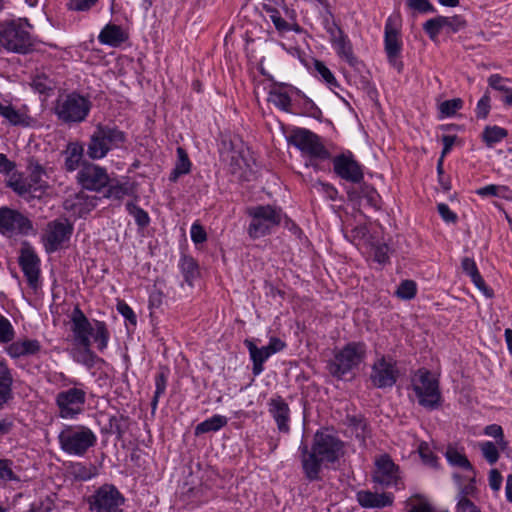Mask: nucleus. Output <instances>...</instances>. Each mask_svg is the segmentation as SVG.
I'll return each mask as SVG.
<instances>
[{
  "label": "nucleus",
  "mask_w": 512,
  "mask_h": 512,
  "mask_svg": "<svg viewBox=\"0 0 512 512\" xmlns=\"http://www.w3.org/2000/svg\"><path fill=\"white\" fill-rule=\"evenodd\" d=\"M301 463L306 478L310 481L319 479L322 464H334L345 454V443L328 428L316 431L311 450L306 444L299 447Z\"/></svg>",
  "instance_id": "f257e3e1"
},
{
  "label": "nucleus",
  "mask_w": 512,
  "mask_h": 512,
  "mask_svg": "<svg viewBox=\"0 0 512 512\" xmlns=\"http://www.w3.org/2000/svg\"><path fill=\"white\" fill-rule=\"evenodd\" d=\"M71 331L74 343L80 347L91 346L92 339L101 352L108 346L110 333L105 322L90 321L78 307L71 314Z\"/></svg>",
  "instance_id": "f03ea898"
},
{
  "label": "nucleus",
  "mask_w": 512,
  "mask_h": 512,
  "mask_svg": "<svg viewBox=\"0 0 512 512\" xmlns=\"http://www.w3.org/2000/svg\"><path fill=\"white\" fill-rule=\"evenodd\" d=\"M410 398L427 410H435L441 406L442 394L439 387V380L431 371L426 368L418 369L411 376Z\"/></svg>",
  "instance_id": "7ed1b4c3"
},
{
  "label": "nucleus",
  "mask_w": 512,
  "mask_h": 512,
  "mask_svg": "<svg viewBox=\"0 0 512 512\" xmlns=\"http://www.w3.org/2000/svg\"><path fill=\"white\" fill-rule=\"evenodd\" d=\"M60 449L69 456L83 457L97 444V435L88 426L65 425L58 434Z\"/></svg>",
  "instance_id": "20e7f679"
},
{
  "label": "nucleus",
  "mask_w": 512,
  "mask_h": 512,
  "mask_svg": "<svg viewBox=\"0 0 512 512\" xmlns=\"http://www.w3.org/2000/svg\"><path fill=\"white\" fill-rule=\"evenodd\" d=\"M26 19L19 18L0 24V46L8 52L27 54L32 50V36Z\"/></svg>",
  "instance_id": "39448f33"
},
{
  "label": "nucleus",
  "mask_w": 512,
  "mask_h": 512,
  "mask_svg": "<svg viewBox=\"0 0 512 512\" xmlns=\"http://www.w3.org/2000/svg\"><path fill=\"white\" fill-rule=\"evenodd\" d=\"M247 214L251 217L247 232L252 239L270 234L282 221V210L272 205L250 207Z\"/></svg>",
  "instance_id": "423d86ee"
},
{
  "label": "nucleus",
  "mask_w": 512,
  "mask_h": 512,
  "mask_svg": "<svg viewBox=\"0 0 512 512\" xmlns=\"http://www.w3.org/2000/svg\"><path fill=\"white\" fill-rule=\"evenodd\" d=\"M287 141L301 151L303 155L310 157V164L316 170L318 165L313 160H326L331 157L330 152L323 145L320 137L305 128H293L288 136Z\"/></svg>",
  "instance_id": "0eeeda50"
},
{
  "label": "nucleus",
  "mask_w": 512,
  "mask_h": 512,
  "mask_svg": "<svg viewBox=\"0 0 512 512\" xmlns=\"http://www.w3.org/2000/svg\"><path fill=\"white\" fill-rule=\"evenodd\" d=\"M125 141V134L115 127L98 125L87 145V155L92 160L104 158L107 153L120 147Z\"/></svg>",
  "instance_id": "6e6552de"
},
{
  "label": "nucleus",
  "mask_w": 512,
  "mask_h": 512,
  "mask_svg": "<svg viewBox=\"0 0 512 512\" xmlns=\"http://www.w3.org/2000/svg\"><path fill=\"white\" fill-rule=\"evenodd\" d=\"M73 387L59 391L55 396L58 416L65 420L77 419L85 410L87 393L75 380H69Z\"/></svg>",
  "instance_id": "1a4fd4ad"
},
{
  "label": "nucleus",
  "mask_w": 512,
  "mask_h": 512,
  "mask_svg": "<svg viewBox=\"0 0 512 512\" xmlns=\"http://www.w3.org/2000/svg\"><path fill=\"white\" fill-rule=\"evenodd\" d=\"M91 109L90 101L77 93L61 96L55 104V114L64 123H79L86 119Z\"/></svg>",
  "instance_id": "9d476101"
},
{
  "label": "nucleus",
  "mask_w": 512,
  "mask_h": 512,
  "mask_svg": "<svg viewBox=\"0 0 512 512\" xmlns=\"http://www.w3.org/2000/svg\"><path fill=\"white\" fill-rule=\"evenodd\" d=\"M366 353L363 343H349L335 353L334 358L327 364L329 373L337 378L356 368L364 359Z\"/></svg>",
  "instance_id": "9b49d317"
},
{
  "label": "nucleus",
  "mask_w": 512,
  "mask_h": 512,
  "mask_svg": "<svg viewBox=\"0 0 512 512\" xmlns=\"http://www.w3.org/2000/svg\"><path fill=\"white\" fill-rule=\"evenodd\" d=\"M33 231V224L28 217L18 210L0 207V233L8 238L28 235Z\"/></svg>",
  "instance_id": "f8f14e48"
},
{
  "label": "nucleus",
  "mask_w": 512,
  "mask_h": 512,
  "mask_svg": "<svg viewBox=\"0 0 512 512\" xmlns=\"http://www.w3.org/2000/svg\"><path fill=\"white\" fill-rule=\"evenodd\" d=\"M398 376L396 361L391 357L381 355L371 366L370 381L376 388H391L397 382Z\"/></svg>",
  "instance_id": "ddd939ff"
},
{
  "label": "nucleus",
  "mask_w": 512,
  "mask_h": 512,
  "mask_svg": "<svg viewBox=\"0 0 512 512\" xmlns=\"http://www.w3.org/2000/svg\"><path fill=\"white\" fill-rule=\"evenodd\" d=\"M384 48L389 63L400 72L403 63L400 60L402 50V41L400 38L399 24L397 17L390 16L385 24L384 30Z\"/></svg>",
  "instance_id": "4468645a"
},
{
  "label": "nucleus",
  "mask_w": 512,
  "mask_h": 512,
  "mask_svg": "<svg viewBox=\"0 0 512 512\" xmlns=\"http://www.w3.org/2000/svg\"><path fill=\"white\" fill-rule=\"evenodd\" d=\"M124 503V497L111 484H104L89 499L90 509L95 512H115Z\"/></svg>",
  "instance_id": "2eb2a0df"
},
{
  "label": "nucleus",
  "mask_w": 512,
  "mask_h": 512,
  "mask_svg": "<svg viewBox=\"0 0 512 512\" xmlns=\"http://www.w3.org/2000/svg\"><path fill=\"white\" fill-rule=\"evenodd\" d=\"M332 163L334 173L342 180L354 184H359L363 181V167L356 161L351 152L335 156L332 159Z\"/></svg>",
  "instance_id": "dca6fc26"
},
{
  "label": "nucleus",
  "mask_w": 512,
  "mask_h": 512,
  "mask_svg": "<svg viewBox=\"0 0 512 512\" xmlns=\"http://www.w3.org/2000/svg\"><path fill=\"white\" fill-rule=\"evenodd\" d=\"M78 184L86 190L100 192L109 184L106 170L92 163H84L77 173Z\"/></svg>",
  "instance_id": "f3484780"
},
{
  "label": "nucleus",
  "mask_w": 512,
  "mask_h": 512,
  "mask_svg": "<svg viewBox=\"0 0 512 512\" xmlns=\"http://www.w3.org/2000/svg\"><path fill=\"white\" fill-rule=\"evenodd\" d=\"M18 262L29 287L36 290L39 287L41 261L35 250L26 242L20 249Z\"/></svg>",
  "instance_id": "a211bd4d"
},
{
  "label": "nucleus",
  "mask_w": 512,
  "mask_h": 512,
  "mask_svg": "<svg viewBox=\"0 0 512 512\" xmlns=\"http://www.w3.org/2000/svg\"><path fill=\"white\" fill-rule=\"evenodd\" d=\"M73 232V226L67 220H55L47 225L44 234V246L48 253L59 250L63 244L69 241Z\"/></svg>",
  "instance_id": "6ab92c4d"
},
{
  "label": "nucleus",
  "mask_w": 512,
  "mask_h": 512,
  "mask_svg": "<svg viewBox=\"0 0 512 512\" xmlns=\"http://www.w3.org/2000/svg\"><path fill=\"white\" fill-rule=\"evenodd\" d=\"M99 198L88 195L84 191L67 196L63 202V208L71 216L82 218L89 214L97 206Z\"/></svg>",
  "instance_id": "aec40b11"
},
{
  "label": "nucleus",
  "mask_w": 512,
  "mask_h": 512,
  "mask_svg": "<svg viewBox=\"0 0 512 512\" xmlns=\"http://www.w3.org/2000/svg\"><path fill=\"white\" fill-rule=\"evenodd\" d=\"M399 468L388 455H381L375 462L373 481L383 487L397 486Z\"/></svg>",
  "instance_id": "412c9836"
},
{
  "label": "nucleus",
  "mask_w": 512,
  "mask_h": 512,
  "mask_svg": "<svg viewBox=\"0 0 512 512\" xmlns=\"http://www.w3.org/2000/svg\"><path fill=\"white\" fill-rule=\"evenodd\" d=\"M268 412L276 423L280 433L290 432L291 411L288 403L281 397L275 396L269 399Z\"/></svg>",
  "instance_id": "4be33fe9"
},
{
  "label": "nucleus",
  "mask_w": 512,
  "mask_h": 512,
  "mask_svg": "<svg viewBox=\"0 0 512 512\" xmlns=\"http://www.w3.org/2000/svg\"><path fill=\"white\" fill-rule=\"evenodd\" d=\"M262 7L277 30L286 28V22L296 20L295 9L286 2L263 3Z\"/></svg>",
  "instance_id": "5701e85b"
},
{
  "label": "nucleus",
  "mask_w": 512,
  "mask_h": 512,
  "mask_svg": "<svg viewBox=\"0 0 512 512\" xmlns=\"http://www.w3.org/2000/svg\"><path fill=\"white\" fill-rule=\"evenodd\" d=\"M358 503L364 508H384L393 503L390 493H374L368 490L359 491L356 495Z\"/></svg>",
  "instance_id": "b1692460"
},
{
  "label": "nucleus",
  "mask_w": 512,
  "mask_h": 512,
  "mask_svg": "<svg viewBox=\"0 0 512 512\" xmlns=\"http://www.w3.org/2000/svg\"><path fill=\"white\" fill-rule=\"evenodd\" d=\"M463 26L464 21L459 16H438L432 19L427 20L423 24L424 31L428 34V36L434 40L438 34L440 33L441 29L444 26Z\"/></svg>",
  "instance_id": "393cba45"
},
{
  "label": "nucleus",
  "mask_w": 512,
  "mask_h": 512,
  "mask_svg": "<svg viewBox=\"0 0 512 512\" xmlns=\"http://www.w3.org/2000/svg\"><path fill=\"white\" fill-rule=\"evenodd\" d=\"M127 39L128 33L115 24H107L98 35V40L101 44L111 47H118Z\"/></svg>",
  "instance_id": "a878e982"
},
{
  "label": "nucleus",
  "mask_w": 512,
  "mask_h": 512,
  "mask_svg": "<svg viewBox=\"0 0 512 512\" xmlns=\"http://www.w3.org/2000/svg\"><path fill=\"white\" fill-rule=\"evenodd\" d=\"M245 345L248 348L250 358L253 362L252 372L255 376H258L264 370V362L273 354L269 351L267 346L259 348L250 340H245Z\"/></svg>",
  "instance_id": "bb28decb"
},
{
  "label": "nucleus",
  "mask_w": 512,
  "mask_h": 512,
  "mask_svg": "<svg viewBox=\"0 0 512 512\" xmlns=\"http://www.w3.org/2000/svg\"><path fill=\"white\" fill-rule=\"evenodd\" d=\"M27 170L29 171V177L27 179L34 189V192L42 193L47 187V183L43 179L46 175L44 168L37 160L31 158L28 160Z\"/></svg>",
  "instance_id": "cd10ccee"
},
{
  "label": "nucleus",
  "mask_w": 512,
  "mask_h": 512,
  "mask_svg": "<svg viewBox=\"0 0 512 512\" xmlns=\"http://www.w3.org/2000/svg\"><path fill=\"white\" fill-rule=\"evenodd\" d=\"M41 345L38 340L25 339L16 341L9 345L7 352L12 358L34 355L40 351Z\"/></svg>",
  "instance_id": "c85d7f7f"
},
{
  "label": "nucleus",
  "mask_w": 512,
  "mask_h": 512,
  "mask_svg": "<svg viewBox=\"0 0 512 512\" xmlns=\"http://www.w3.org/2000/svg\"><path fill=\"white\" fill-rule=\"evenodd\" d=\"M84 154V147L80 142H70L65 151V169L68 172H73L79 168Z\"/></svg>",
  "instance_id": "c756f323"
},
{
  "label": "nucleus",
  "mask_w": 512,
  "mask_h": 512,
  "mask_svg": "<svg viewBox=\"0 0 512 512\" xmlns=\"http://www.w3.org/2000/svg\"><path fill=\"white\" fill-rule=\"evenodd\" d=\"M13 377L8 366L0 361V408L12 398Z\"/></svg>",
  "instance_id": "7c9ffc66"
},
{
  "label": "nucleus",
  "mask_w": 512,
  "mask_h": 512,
  "mask_svg": "<svg viewBox=\"0 0 512 512\" xmlns=\"http://www.w3.org/2000/svg\"><path fill=\"white\" fill-rule=\"evenodd\" d=\"M0 115L12 125L29 126L31 122V118L27 113L16 110L11 105L0 103Z\"/></svg>",
  "instance_id": "2f4dec72"
},
{
  "label": "nucleus",
  "mask_w": 512,
  "mask_h": 512,
  "mask_svg": "<svg viewBox=\"0 0 512 512\" xmlns=\"http://www.w3.org/2000/svg\"><path fill=\"white\" fill-rule=\"evenodd\" d=\"M331 45L337 55L350 66H355L357 64V58L353 53L352 44L347 35L333 42Z\"/></svg>",
  "instance_id": "473e14b6"
},
{
  "label": "nucleus",
  "mask_w": 512,
  "mask_h": 512,
  "mask_svg": "<svg viewBox=\"0 0 512 512\" xmlns=\"http://www.w3.org/2000/svg\"><path fill=\"white\" fill-rule=\"evenodd\" d=\"M227 423L228 420L225 416L218 414L213 415L212 417L204 420L195 427V435L198 436L204 433L219 431L221 428L226 426Z\"/></svg>",
  "instance_id": "72a5a7b5"
},
{
  "label": "nucleus",
  "mask_w": 512,
  "mask_h": 512,
  "mask_svg": "<svg viewBox=\"0 0 512 512\" xmlns=\"http://www.w3.org/2000/svg\"><path fill=\"white\" fill-rule=\"evenodd\" d=\"M487 81L489 87L505 93L506 96L503 98V102L508 106H512V89L507 86L509 79L502 77L500 74H492Z\"/></svg>",
  "instance_id": "f704fd0d"
},
{
  "label": "nucleus",
  "mask_w": 512,
  "mask_h": 512,
  "mask_svg": "<svg viewBox=\"0 0 512 512\" xmlns=\"http://www.w3.org/2000/svg\"><path fill=\"white\" fill-rule=\"evenodd\" d=\"M177 162L170 175L171 181H176L180 176L188 174L191 169V162L186 151L182 147L177 148Z\"/></svg>",
  "instance_id": "c9c22d12"
},
{
  "label": "nucleus",
  "mask_w": 512,
  "mask_h": 512,
  "mask_svg": "<svg viewBox=\"0 0 512 512\" xmlns=\"http://www.w3.org/2000/svg\"><path fill=\"white\" fill-rule=\"evenodd\" d=\"M8 186L21 197L37 196L27 178L13 176L9 179Z\"/></svg>",
  "instance_id": "e433bc0d"
},
{
  "label": "nucleus",
  "mask_w": 512,
  "mask_h": 512,
  "mask_svg": "<svg viewBox=\"0 0 512 512\" xmlns=\"http://www.w3.org/2000/svg\"><path fill=\"white\" fill-rule=\"evenodd\" d=\"M106 187L107 191L104 196L109 199L121 200L125 196L133 193L132 187L129 183H113L109 180V184Z\"/></svg>",
  "instance_id": "4c0bfd02"
},
{
  "label": "nucleus",
  "mask_w": 512,
  "mask_h": 512,
  "mask_svg": "<svg viewBox=\"0 0 512 512\" xmlns=\"http://www.w3.org/2000/svg\"><path fill=\"white\" fill-rule=\"evenodd\" d=\"M323 26L329 35L331 44L346 36L344 31L334 21L333 16L329 10H327L325 15H323Z\"/></svg>",
  "instance_id": "58836bf2"
},
{
  "label": "nucleus",
  "mask_w": 512,
  "mask_h": 512,
  "mask_svg": "<svg viewBox=\"0 0 512 512\" xmlns=\"http://www.w3.org/2000/svg\"><path fill=\"white\" fill-rule=\"evenodd\" d=\"M507 130L499 126H487L483 131V141L492 147L501 142L507 136Z\"/></svg>",
  "instance_id": "ea45409f"
},
{
  "label": "nucleus",
  "mask_w": 512,
  "mask_h": 512,
  "mask_svg": "<svg viewBox=\"0 0 512 512\" xmlns=\"http://www.w3.org/2000/svg\"><path fill=\"white\" fill-rule=\"evenodd\" d=\"M70 473L76 480L87 481L95 475V468L78 462L71 465Z\"/></svg>",
  "instance_id": "a19ab883"
},
{
  "label": "nucleus",
  "mask_w": 512,
  "mask_h": 512,
  "mask_svg": "<svg viewBox=\"0 0 512 512\" xmlns=\"http://www.w3.org/2000/svg\"><path fill=\"white\" fill-rule=\"evenodd\" d=\"M445 455H446L448 462L451 465L458 466V467H461V468L469 470V471H473V467H472L470 461L468 460V458L464 454L457 451L456 449H453V448L447 449Z\"/></svg>",
  "instance_id": "79ce46f5"
},
{
  "label": "nucleus",
  "mask_w": 512,
  "mask_h": 512,
  "mask_svg": "<svg viewBox=\"0 0 512 512\" xmlns=\"http://www.w3.org/2000/svg\"><path fill=\"white\" fill-rule=\"evenodd\" d=\"M126 210L131 216L134 217L135 222L139 227L144 228L148 226L150 222L149 215L141 207L137 206L132 202H128L126 204Z\"/></svg>",
  "instance_id": "37998d69"
},
{
  "label": "nucleus",
  "mask_w": 512,
  "mask_h": 512,
  "mask_svg": "<svg viewBox=\"0 0 512 512\" xmlns=\"http://www.w3.org/2000/svg\"><path fill=\"white\" fill-rule=\"evenodd\" d=\"M482 456L490 464H495L499 459V449L497 445L491 441H484L478 444Z\"/></svg>",
  "instance_id": "c03bdc74"
},
{
  "label": "nucleus",
  "mask_w": 512,
  "mask_h": 512,
  "mask_svg": "<svg viewBox=\"0 0 512 512\" xmlns=\"http://www.w3.org/2000/svg\"><path fill=\"white\" fill-rule=\"evenodd\" d=\"M180 269L184 275L185 281L192 284V280L197 275V264L193 258L184 256L180 260Z\"/></svg>",
  "instance_id": "a18cd8bd"
},
{
  "label": "nucleus",
  "mask_w": 512,
  "mask_h": 512,
  "mask_svg": "<svg viewBox=\"0 0 512 512\" xmlns=\"http://www.w3.org/2000/svg\"><path fill=\"white\" fill-rule=\"evenodd\" d=\"M269 101L276 107L288 111L291 106V98L287 92L282 90H273L269 94Z\"/></svg>",
  "instance_id": "49530a36"
},
{
  "label": "nucleus",
  "mask_w": 512,
  "mask_h": 512,
  "mask_svg": "<svg viewBox=\"0 0 512 512\" xmlns=\"http://www.w3.org/2000/svg\"><path fill=\"white\" fill-rule=\"evenodd\" d=\"M167 385V375L165 372H160L155 377V392L151 401L152 409L155 410L158 405L159 398L165 393Z\"/></svg>",
  "instance_id": "de8ad7c7"
},
{
  "label": "nucleus",
  "mask_w": 512,
  "mask_h": 512,
  "mask_svg": "<svg viewBox=\"0 0 512 512\" xmlns=\"http://www.w3.org/2000/svg\"><path fill=\"white\" fill-rule=\"evenodd\" d=\"M416 292V283L412 280H404L400 283L395 293L400 299L410 300L415 297Z\"/></svg>",
  "instance_id": "09e8293b"
},
{
  "label": "nucleus",
  "mask_w": 512,
  "mask_h": 512,
  "mask_svg": "<svg viewBox=\"0 0 512 512\" xmlns=\"http://www.w3.org/2000/svg\"><path fill=\"white\" fill-rule=\"evenodd\" d=\"M312 188L318 193L323 194L326 199L331 201H335L338 196V190L332 184L321 180H316L312 183Z\"/></svg>",
  "instance_id": "8fccbe9b"
},
{
  "label": "nucleus",
  "mask_w": 512,
  "mask_h": 512,
  "mask_svg": "<svg viewBox=\"0 0 512 512\" xmlns=\"http://www.w3.org/2000/svg\"><path fill=\"white\" fill-rule=\"evenodd\" d=\"M15 337V331L11 322L0 314V344L11 342Z\"/></svg>",
  "instance_id": "3c124183"
},
{
  "label": "nucleus",
  "mask_w": 512,
  "mask_h": 512,
  "mask_svg": "<svg viewBox=\"0 0 512 512\" xmlns=\"http://www.w3.org/2000/svg\"><path fill=\"white\" fill-rule=\"evenodd\" d=\"M0 480L19 481L13 469V462L8 459H0Z\"/></svg>",
  "instance_id": "603ef678"
},
{
  "label": "nucleus",
  "mask_w": 512,
  "mask_h": 512,
  "mask_svg": "<svg viewBox=\"0 0 512 512\" xmlns=\"http://www.w3.org/2000/svg\"><path fill=\"white\" fill-rule=\"evenodd\" d=\"M463 106V101L460 98H454L442 102L439 106L440 112L447 117L453 116Z\"/></svg>",
  "instance_id": "864d4df0"
},
{
  "label": "nucleus",
  "mask_w": 512,
  "mask_h": 512,
  "mask_svg": "<svg viewBox=\"0 0 512 512\" xmlns=\"http://www.w3.org/2000/svg\"><path fill=\"white\" fill-rule=\"evenodd\" d=\"M490 108H491L490 95H489V91L487 90L477 103L476 110H475L477 118H480V119L487 118V116L490 112Z\"/></svg>",
  "instance_id": "5fc2aeb1"
},
{
  "label": "nucleus",
  "mask_w": 512,
  "mask_h": 512,
  "mask_svg": "<svg viewBox=\"0 0 512 512\" xmlns=\"http://www.w3.org/2000/svg\"><path fill=\"white\" fill-rule=\"evenodd\" d=\"M315 70L323 78V80L329 85H337L336 78L329 70V68L321 61L316 60L314 64Z\"/></svg>",
  "instance_id": "6e6d98bb"
},
{
  "label": "nucleus",
  "mask_w": 512,
  "mask_h": 512,
  "mask_svg": "<svg viewBox=\"0 0 512 512\" xmlns=\"http://www.w3.org/2000/svg\"><path fill=\"white\" fill-rule=\"evenodd\" d=\"M82 348H83L82 351H80L77 355H75L74 359L77 362L90 367L94 364L96 356L92 352L91 346L82 347Z\"/></svg>",
  "instance_id": "4d7b16f0"
},
{
  "label": "nucleus",
  "mask_w": 512,
  "mask_h": 512,
  "mask_svg": "<svg viewBox=\"0 0 512 512\" xmlns=\"http://www.w3.org/2000/svg\"><path fill=\"white\" fill-rule=\"evenodd\" d=\"M190 235H191L192 241L196 245L202 244L207 240V233H206L205 229L203 228L202 225H200L197 222L192 224L191 229H190Z\"/></svg>",
  "instance_id": "13d9d810"
},
{
  "label": "nucleus",
  "mask_w": 512,
  "mask_h": 512,
  "mask_svg": "<svg viewBox=\"0 0 512 512\" xmlns=\"http://www.w3.org/2000/svg\"><path fill=\"white\" fill-rule=\"evenodd\" d=\"M349 425L354 428L357 437H365L367 423L363 418L353 416L349 418Z\"/></svg>",
  "instance_id": "bf43d9fd"
},
{
  "label": "nucleus",
  "mask_w": 512,
  "mask_h": 512,
  "mask_svg": "<svg viewBox=\"0 0 512 512\" xmlns=\"http://www.w3.org/2000/svg\"><path fill=\"white\" fill-rule=\"evenodd\" d=\"M118 312L132 325H136L137 318L132 308L125 302H119L117 305Z\"/></svg>",
  "instance_id": "052dcab7"
},
{
  "label": "nucleus",
  "mask_w": 512,
  "mask_h": 512,
  "mask_svg": "<svg viewBox=\"0 0 512 512\" xmlns=\"http://www.w3.org/2000/svg\"><path fill=\"white\" fill-rule=\"evenodd\" d=\"M438 213L442 219L447 223H455L457 221V215L454 213L447 204L440 203L437 206Z\"/></svg>",
  "instance_id": "680f3d73"
},
{
  "label": "nucleus",
  "mask_w": 512,
  "mask_h": 512,
  "mask_svg": "<svg viewBox=\"0 0 512 512\" xmlns=\"http://www.w3.org/2000/svg\"><path fill=\"white\" fill-rule=\"evenodd\" d=\"M408 8L413 14L434 11V7L431 2H408Z\"/></svg>",
  "instance_id": "e2e57ef3"
},
{
  "label": "nucleus",
  "mask_w": 512,
  "mask_h": 512,
  "mask_svg": "<svg viewBox=\"0 0 512 512\" xmlns=\"http://www.w3.org/2000/svg\"><path fill=\"white\" fill-rule=\"evenodd\" d=\"M456 512H481V510L471 500L458 498Z\"/></svg>",
  "instance_id": "0e129e2a"
},
{
  "label": "nucleus",
  "mask_w": 512,
  "mask_h": 512,
  "mask_svg": "<svg viewBox=\"0 0 512 512\" xmlns=\"http://www.w3.org/2000/svg\"><path fill=\"white\" fill-rule=\"evenodd\" d=\"M123 418L118 416H111L109 418V430L113 434H117L120 438L124 433V429L122 427Z\"/></svg>",
  "instance_id": "69168bd1"
},
{
  "label": "nucleus",
  "mask_w": 512,
  "mask_h": 512,
  "mask_svg": "<svg viewBox=\"0 0 512 512\" xmlns=\"http://www.w3.org/2000/svg\"><path fill=\"white\" fill-rule=\"evenodd\" d=\"M388 251H389V248H388L387 245H377V246H375L374 247V252H373L374 260L377 261L380 264L386 263L388 261V259H389Z\"/></svg>",
  "instance_id": "338daca9"
},
{
  "label": "nucleus",
  "mask_w": 512,
  "mask_h": 512,
  "mask_svg": "<svg viewBox=\"0 0 512 512\" xmlns=\"http://www.w3.org/2000/svg\"><path fill=\"white\" fill-rule=\"evenodd\" d=\"M471 281L474 283V285L482 291L487 297H492L493 293L492 290L487 287L485 284L484 279L480 275L479 271L476 274H473L470 276Z\"/></svg>",
  "instance_id": "774afa93"
}]
</instances>
